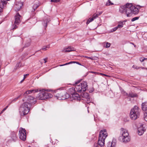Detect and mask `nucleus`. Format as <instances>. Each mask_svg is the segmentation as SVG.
<instances>
[{
    "label": "nucleus",
    "mask_w": 147,
    "mask_h": 147,
    "mask_svg": "<svg viewBox=\"0 0 147 147\" xmlns=\"http://www.w3.org/2000/svg\"><path fill=\"white\" fill-rule=\"evenodd\" d=\"M76 64L79 65H82L81 64H80V63H79V62H76Z\"/></svg>",
    "instance_id": "nucleus-46"
},
{
    "label": "nucleus",
    "mask_w": 147,
    "mask_h": 147,
    "mask_svg": "<svg viewBox=\"0 0 147 147\" xmlns=\"http://www.w3.org/2000/svg\"><path fill=\"white\" fill-rule=\"evenodd\" d=\"M120 130V136L119 137L120 140L124 143L129 142L130 140V137L127 130L123 128H121Z\"/></svg>",
    "instance_id": "nucleus-4"
},
{
    "label": "nucleus",
    "mask_w": 147,
    "mask_h": 147,
    "mask_svg": "<svg viewBox=\"0 0 147 147\" xmlns=\"http://www.w3.org/2000/svg\"><path fill=\"white\" fill-rule=\"evenodd\" d=\"M28 147H30V146H28Z\"/></svg>",
    "instance_id": "nucleus-59"
},
{
    "label": "nucleus",
    "mask_w": 147,
    "mask_h": 147,
    "mask_svg": "<svg viewBox=\"0 0 147 147\" xmlns=\"http://www.w3.org/2000/svg\"><path fill=\"white\" fill-rule=\"evenodd\" d=\"M99 16V15L98 14V13H95L92 16V18H93L94 20L96 18Z\"/></svg>",
    "instance_id": "nucleus-28"
},
{
    "label": "nucleus",
    "mask_w": 147,
    "mask_h": 147,
    "mask_svg": "<svg viewBox=\"0 0 147 147\" xmlns=\"http://www.w3.org/2000/svg\"><path fill=\"white\" fill-rule=\"evenodd\" d=\"M50 48V45H48L46 46H44L42 48L43 50L46 51L47 50V49H49Z\"/></svg>",
    "instance_id": "nucleus-27"
},
{
    "label": "nucleus",
    "mask_w": 147,
    "mask_h": 147,
    "mask_svg": "<svg viewBox=\"0 0 147 147\" xmlns=\"http://www.w3.org/2000/svg\"><path fill=\"white\" fill-rule=\"evenodd\" d=\"M144 119L145 121H147V113H146V115H145V117H144Z\"/></svg>",
    "instance_id": "nucleus-41"
},
{
    "label": "nucleus",
    "mask_w": 147,
    "mask_h": 147,
    "mask_svg": "<svg viewBox=\"0 0 147 147\" xmlns=\"http://www.w3.org/2000/svg\"><path fill=\"white\" fill-rule=\"evenodd\" d=\"M10 137L13 141H15L17 138L16 132L14 131L11 132L10 134Z\"/></svg>",
    "instance_id": "nucleus-18"
},
{
    "label": "nucleus",
    "mask_w": 147,
    "mask_h": 147,
    "mask_svg": "<svg viewBox=\"0 0 147 147\" xmlns=\"http://www.w3.org/2000/svg\"><path fill=\"white\" fill-rule=\"evenodd\" d=\"M142 110L147 113V102L142 103Z\"/></svg>",
    "instance_id": "nucleus-17"
},
{
    "label": "nucleus",
    "mask_w": 147,
    "mask_h": 147,
    "mask_svg": "<svg viewBox=\"0 0 147 147\" xmlns=\"http://www.w3.org/2000/svg\"><path fill=\"white\" fill-rule=\"evenodd\" d=\"M142 69H145V68L144 67H141Z\"/></svg>",
    "instance_id": "nucleus-55"
},
{
    "label": "nucleus",
    "mask_w": 147,
    "mask_h": 147,
    "mask_svg": "<svg viewBox=\"0 0 147 147\" xmlns=\"http://www.w3.org/2000/svg\"><path fill=\"white\" fill-rule=\"evenodd\" d=\"M63 94H62L61 97V99H66L70 96V95L67 93L65 92L63 90Z\"/></svg>",
    "instance_id": "nucleus-15"
},
{
    "label": "nucleus",
    "mask_w": 147,
    "mask_h": 147,
    "mask_svg": "<svg viewBox=\"0 0 147 147\" xmlns=\"http://www.w3.org/2000/svg\"><path fill=\"white\" fill-rule=\"evenodd\" d=\"M145 60L147 59V58H145Z\"/></svg>",
    "instance_id": "nucleus-56"
},
{
    "label": "nucleus",
    "mask_w": 147,
    "mask_h": 147,
    "mask_svg": "<svg viewBox=\"0 0 147 147\" xmlns=\"http://www.w3.org/2000/svg\"><path fill=\"white\" fill-rule=\"evenodd\" d=\"M133 68H134L135 69H138L140 68V67H138L135 65H134L133 66Z\"/></svg>",
    "instance_id": "nucleus-39"
},
{
    "label": "nucleus",
    "mask_w": 147,
    "mask_h": 147,
    "mask_svg": "<svg viewBox=\"0 0 147 147\" xmlns=\"http://www.w3.org/2000/svg\"><path fill=\"white\" fill-rule=\"evenodd\" d=\"M4 112V111H3V110H2L1 112L0 113V114H2L3 112Z\"/></svg>",
    "instance_id": "nucleus-51"
},
{
    "label": "nucleus",
    "mask_w": 147,
    "mask_h": 147,
    "mask_svg": "<svg viewBox=\"0 0 147 147\" xmlns=\"http://www.w3.org/2000/svg\"><path fill=\"white\" fill-rule=\"evenodd\" d=\"M28 75V74H26L25 75H24V78H25L26 77L25 76H27Z\"/></svg>",
    "instance_id": "nucleus-53"
},
{
    "label": "nucleus",
    "mask_w": 147,
    "mask_h": 147,
    "mask_svg": "<svg viewBox=\"0 0 147 147\" xmlns=\"http://www.w3.org/2000/svg\"><path fill=\"white\" fill-rule=\"evenodd\" d=\"M93 90L92 89H91L90 90H89V91L90 92H92L93 91Z\"/></svg>",
    "instance_id": "nucleus-48"
},
{
    "label": "nucleus",
    "mask_w": 147,
    "mask_h": 147,
    "mask_svg": "<svg viewBox=\"0 0 147 147\" xmlns=\"http://www.w3.org/2000/svg\"><path fill=\"white\" fill-rule=\"evenodd\" d=\"M90 73H94V74L96 73V72H94V71H90Z\"/></svg>",
    "instance_id": "nucleus-49"
},
{
    "label": "nucleus",
    "mask_w": 147,
    "mask_h": 147,
    "mask_svg": "<svg viewBox=\"0 0 147 147\" xmlns=\"http://www.w3.org/2000/svg\"><path fill=\"white\" fill-rule=\"evenodd\" d=\"M38 91V89H33L28 90L24 94V96H26L27 94L32 93H35L37 92Z\"/></svg>",
    "instance_id": "nucleus-12"
},
{
    "label": "nucleus",
    "mask_w": 147,
    "mask_h": 147,
    "mask_svg": "<svg viewBox=\"0 0 147 147\" xmlns=\"http://www.w3.org/2000/svg\"><path fill=\"white\" fill-rule=\"evenodd\" d=\"M18 25L17 24H15L14 23V24H13L12 26V28L13 30H14L17 28L18 27L17 25Z\"/></svg>",
    "instance_id": "nucleus-33"
},
{
    "label": "nucleus",
    "mask_w": 147,
    "mask_h": 147,
    "mask_svg": "<svg viewBox=\"0 0 147 147\" xmlns=\"http://www.w3.org/2000/svg\"><path fill=\"white\" fill-rule=\"evenodd\" d=\"M94 20L93 19V18H89L87 21L86 22V24H89L90 22Z\"/></svg>",
    "instance_id": "nucleus-29"
},
{
    "label": "nucleus",
    "mask_w": 147,
    "mask_h": 147,
    "mask_svg": "<svg viewBox=\"0 0 147 147\" xmlns=\"http://www.w3.org/2000/svg\"><path fill=\"white\" fill-rule=\"evenodd\" d=\"M122 93L124 95L128 96L129 94H128L127 92H125L123 90L122 92Z\"/></svg>",
    "instance_id": "nucleus-36"
},
{
    "label": "nucleus",
    "mask_w": 147,
    "mask_h": 147,
    "mask_svg": "<svg viewBox=\"0 0 147 147\" xmlns=\"http://www.w3.org/2000/svg\"><path fill=\"white\" fill-rule=\"evenodd\" d=\"M7 2L6 1L1 0V3H0V12H1V9L3 7L4 5H6Z\"/></svg>",
    "instance_id": "nucleus-23"
},
{
    "label": "nucleus",
    "mask_w": 147,
    "mask_h": 147,
    "mask_svg": "<svg viewBox=\"0 0 147 147\" xmlns=\"http://www.w3.org/2000/svg\"><path fill=\"white\" fill-rule=\"evenodd\" d=\"M80 81H78L76 82L75 83L74 85L76 86L75 88H71L69 89V91H73L72 92H71L70 97L71 98H72L73 99L76 100H80V97L79 94L75 92V90L76 91L80 93L82 91L84 92L88 88V86L87 84V83L85 81H83L81 83L78 85Z\"/></svg>",
    "instance_id": "nucleus-2"
},
{
    "label": "nucleus",
    "mask_w": 147,
    "mask_h": 147,
    "mask_svg": "<svg viewBox=\"0 0 147 147\" xmlns=\"http://www.w3.org/2000/svg\"><path fill=\"white\" fill-rule=\"evenodd\" d=\"M39 2L38 0H35L34 3V5L32 6L33 10L32 12H34L39 6Z\"/></svg>",
    "instance_id": "nucleus-11"
},
{
    "label": "nucleus",
    "mask_w": 147,
    "mask_h": 147,
    "mask_svg": "<svg viewBox=\"0 0 147 147\" xmlns=\"http://www.w3.org/2000/svg\"><path fill=\"white\" fill-rule=\"evenodd\" d=\"M44 92H40L38 94L37 98L40 100H44Z\"/></svg>",
    "instance_id": "nucleus-22"
},
{
    "label": "nucleus",
    "mask_w": 147,
    "mask_h": 147,
    "mask_svg": "<svg viewBox=\"0 0 147 147\" xmlns=\"http://www.w3.org/2000/svg\"><path fill=\"white\" fill-rule=\"evenodd\" d=\"M140 110L137 106H135L130 111V117L131 119L135 120L139 118L140 115Z\"/></svg>",
    "instance_id": "nucleus-6"
},
{
    "label": "nucleus",
    "mask_w": 147,
    "mask_h": 147,
    "mask_svg": "<svg viewBox=\"0 0 147 147\" xmlns=\"http://www.w3.org/2000/svg\"><path fill=\"white\" fill-rule=\"evenodd\" d=\"M100 74L101 75H103L105 76H107V75H105V74H101V73H100Z\"/></svg>",
    "instance_id": "nucleus-52"
},
{
    "label": "nucleus",
    "mask_w": 147,
    "mask_h": 147,
    "mask_svg": "<svg viewBox=\"0 0 147 147\" xmlns=\"http://www.w3.org/2000/svg\"><path fill=\"white\" fill-rule=\"evenodd\" d=\"M146 39L147 40V37H146Z\"/></svg>",
    "instance_id": "nucleus-58"
},
{
    "label": "nucleus",
    "mask_w": 147,
    "mask_h": 147,
    "mask_svg": "<svg viewBox=\"0 0 147 147\" xmlns=\"http://www.w3.org/2000/svg\"><path fill=\"white\" fill-rule=\"evenodd\" d=\"M139 17H135V18H132L131 19V21L132 22H134L136 20H137L139 19Z\"/></svg>",
    "instance_id": "nucleus-34"
},
{
    "label": "nucleus",
    "mask_w": 147,
    "mask_h": 147,
    "mask_svg": "<svg viewBox=\"0 0 147 147\" xmlns=\"http://www.w3.org/2000/svg\"><path fill=\"white\" fill-rule=\"evenodd\" d=\"M25 102L22 104L19 108V112L21 116H24L28 114L31 106L36 102V99L33 97L26 96L23 100Z\"/></svg>",
    "instance_id": "nucleus-1"
},
{
    "label": "nucleus",
    "mask_w": 147,
    "mask_h": 147,
    "mask_svg": "<svg viewBox=\"0 0 147 147\" xmlns=\"http://www.w3.org/2000/svg\"><path fill=\"white\" fill-rule=\"evenodd\" d=\"M30 42L26 43L25 45V47H27L29 46L30 45Z\"/></svg>",
    "instance_id": "nucleus-37"
},
{
    "label": "nucleus",
    "mask_w": 147,
    "mask_h": 147,
    "mask_svg": "<svg viewBox=\"0 0 147 147\" xmlns=\"http://www.w3.org/2000/svg\"><path fill=\"white\" fill-rule=\"evenodd\" d=\"M8 107V106H7L6 107H5V108H4L3 110V111H4L7 109V108Z\"/></svg>",
    "instance_id": "nucleus-45"
},
{
    "label": "nucleus",
    "mask_w": 147,
    "mask_h": 147,
    "mask_svg": "<svg viewBox=\"0 0 147 147\" xmlns=\"http://www.w3.org/2000/svg\"><path fill=\"white\" fill-rule=\"evenodd\" d=\"M111 45V44L109 42H107L106 43V46L105 47L107 48L109 47Z\"/></svg>",
    "instance_id": "nucleus-35"
},
{
    "label": "nucleus",
    "mask_w": 147,
    "mask_h": 147,
    "mask_svg": "<svg viewBox=\"0 0 147 147\" xmlns=\"http://www.w3.org/2000/svg\"><path fill=\"white\" fill-rule=\"evenodd\" d=\"M47 58H45L43 59V60L45 61V63L47 61Z\"/></svg>",
    "instance_id": "nucleus-43"
},
{
    "label": "nucleus",
    "mask_w": 147,
    "mask_h": 147,
    "mask_svg": "<svg viewBox=\"0 0 147 147\" xmlns=\"http://www.w3.org/2000/svg\"><path fill=\"white\" fill-rule=\"evenodd\" d=\"M118 28L117 27V26L115 27L113 29V31H116L117 30V29Z\"/></svg>",
    "instance_id": "nucleus-42"
},
{
    "label": "nucleus",
    "mask_w": 147,
    "mask_h": 147,
    "mask_svg": "<svg viewBox=\"0 0 147 147\" xmlns=\"http://www.w3.org/2000/svg\"><path fill=\"white\" fill-rule=\"evenodd\" d=\"M43 94L44 97V100L47 99L49 98H51L52 96L51 94H50L47 92H44Z\"/></svg>",
    "instance_id": "nucleus-21"
},
{
    "label": "nucleus",
    "mask_w": 147,
    "mask_h": 147,
    "mask_svg": "<svg viewBox=\"0 0 147 147\" xmlns=\"http://www.w3.org/2000/svg\"><path fill=\"white\" fill-rule=\"evenodd\" d=\"M146 129L143 125L140 126L138 128V134L140 136L142 135L146 131Z\"/></svg>",
    "instance_id": "nucleus-10"
},
{
    "label": "nucleus",
    "mask_w": 147,
    "mask_h": 147,
    "mask_svg": "<svg viewBox=\"0 0 147 147\" xmlns=\"http://www.w3.org/2000/svg\"><path fill=\"white\" fill-rule=\"evenodd\" d=\"M22 66V64L20 62H19L17 63L16 64V65L15 67V68H16V69L19 68L20 67H21Z\"/></svg>",
    "instance_id": "nucleus-25"
},
{
    "label": "nucleus",
    "mask_w": 147,
    "mask_h": 147,
    "mask_svg": "<svg viewBox=\"0 0 147 147\" xmlns=\"http://www.w3.org/2000/svg\"><path fill=\"white\" fill-rule=\"evenodd\" d=\"M102 12H100V13H99L98 14L99 15H100V14H101L102 13Z\"/></svg>",
    "instance_id": "nucleus-54"
},
{
    "label": "nucleus",
    "mask_w": 147,
    "mask_h": 147,
    "mask_svg": "<svg viewBox=\"0 0 147 147\" xmlns=\"http://www.w3.org/2000/svg\"><path fill=\"white\" fill-rule=\"evenodd\" d=\"M76 63V61H71V62H69V63H65V64L61 65H60V66H64V65H67L69 64H71V63Z\"/></svg>",
    "instance_id": "nucleus-32"
},
{
    "label": "nucleus",
    "mask_w": 147,
    "mask_h": 147,
    "mask_svg": "<svg viewBox=\"0 0 147 147\" xmlns=\"http://www.w3.org/2000/svg\"><path fill=\"white\" fill-rule=\"evenodd\" d=\"M85 57L86 58H88V59H92L91 57H88L87 56H85Z\"/></svg>",
    "instance_id": "nucleus-44"
},
{
    "label": "nucleus",
    "mask_w": 147,
    "mask_h": 147,
    "mask_svg": "<svg viewBox=\"0 0 147 147\" xmlns=\"http://www.w3.org/2000/svg\"><path fill=\"white\" fill-rule=\"evenodd\" d=\"M130 43L133 45H134V47H136V45H135L133 43L131 42V43Z\"/></svg>",
    "instance_id": "nucleus-50"
},
{
    "label": "nucleus",
    "mask_w": 147,
    "mask_h": 147,
    "mask_svg": "<svg viewBox=\"0 0 147 147\" xmlns=\"http://www.w3.org/2000/svg\"><path fill=\"white\" fill-rule=\"evenodd\" d=\"M21 96V94H20V95H19L17 97L15 98L12 100V102H15Z\"/></svg>",
    "instance_id": "nucleus-31"
},
{
    "label": "nucleus",
    "mask_w": 147,
    "mask_h": 147,
    "mask_svg": "<svg viewBox=\"0 0 147 147\" xmlns=\"http://www.w3.org/2000/svg\"><path fill=\"white\" fill-rule=\"evenodd\" d=\"M145 60V58L143 57H141L140 59V61L141 62H143Z\"/></svg>",
    "instance_id": "nucleus-38"
},
{
    "label": "nucleus",
    "mask_w": 147,
    "mask_h": 147,
    "mask_svg": "<svg viewBox=\"0 0 147 147\" xmlns=\"http://www.w3.org/2000/svg\"><path fill=\"white\" fill-rule=\"evenodd\" d=\"M94 147H98V146L97 145V144H95L94 145Z\"/></svg>",
    "instance_id": "nucleus-47"
},
{
    "label": "nucleus",
    "mask_w": 147,
    "mask_h": 147,
    "mask_svg": "<svg viewBox=\"0 0 147 147\" xmlns=\"http://www.w3.org/2000/svg\"><path fill=\"white\" fill-rule=\"evenodd\" d=\"M60 1V0H51V1L53 2H59Z\"/></svg>",
    "instance_id": "nucleus-40"
},
{
    "label": "nucleus",
    "mask_w": 147,
    "mask_h": 147,
    "mask_svg": "<svg viewBox=\"0 0 147 147\" xmlns=\"http://www.w3.org/2000/svg\"><path fill=\"white\" fill-rule=\"evenodd\" d=\"M113 4V3H112L110 0H108L107 2L106 3V5L109 6Z\"/></svg>",
    "instance_id": "nucleus-26"
},
{
    "label": "nucleus",
    "mask_w": 147,
    "mask_h": 147,
    "mask_svg": "<svg viewBox=\"0 0 147 147\" xmlns=\"http://www.w3.org/2000/svg\"><path fill=\"white\" fill-rule=\"evenodd\" d=\"M63 90H58L54 91V96L58 99L61 100L62 94H63Z\"/></svg>",
    "instance_id": "nucleus-9"
},
{
    "label": "nucleus",
    "mask_w": 147,
    "mask_h": 147,
    "mask_svg": "<svg viewBox=\"0 0 147 147\" xmlns=\"http://www.w3.org/2000/svg\"><path fill=\"white\" fill-rule=\"evenodd\" d=\"M123 22H121L117 26V27L118 28H120L123 27Z\"/></svg>",
    "instance_id": "nucleus-30"
},
{
    "label": "nucleus",
    "mask_w": 147,
    "mask_h": 147,
    "mask_svg": "<svg viewBox=\"0 0 147 147\" xmlns=\"http://www.w3.org/2000/svg\"><path fill=\"white\" fill-rule=\"evenodd\" d=\"M141 6L133 5L131 3H127L125 5L121 6L119 8V11L121 13L125 14L128 17L131 16L133 14H137L139 12V9Z\"/></svg>",
    "instance_id": "nucleus-3"
},
{
    "label": "nucleus",
    "mask_w": 147,
    "mask_h": 147,
    "mask_svg": "<svg viewBox=\"0 0 147 147\" xmlns=\"http://www.w3.org/2000/svg\"><path fill=\"white\" fill-rule=\"evenodd\" d=\"M107 136V133L105 129L100 131L99 133L98 142V143L99 146L101 147L104 146L105 140Z\"/></svg>",
    "instance_id": "nucleus-5"
},
{
    "label": "nucleus",
    "mask_w": 147,
    "mask_h": 147,
    "mask_svg": "<svg viewBox=\"0 0 147 147\" xmlns=\"http://www.w3.org/2000/svg\"><path fill=\"white\" fill-rule=\"evenodd\" d=\"M50 21L49 18H48L45 17L44 19L43 22H42V24L46 28L47 26V23Z\"/></svg>",
    "instance_id": "nucleus-19"
},
{
    "label": "nucleus",
    "mask_w": 147,
    "mask_h": 147,
    "mask_svg": "<svg viewBox=\"0 0 147 147\" xmlns=\"http://www.w3.org/2000/svg\"><path fill=\"white\" fill-rule=\"evenodd\" d=\"M145 69H147V68H145Z\"/></svg>",
    "instance_id": "nucleus-57"
},
{
    "label": "nucleus",
    "mask_w": 147,
    "mask_h": 147,
    "mask_svg": "<svg viewBox=\"0 0 147 147\" xmlns=\"http://www.w3.org/2000/svg\"><path fill=\"white\" fill-rule=\"evenodd\" d=\"M19 132L20 139L24 141H25L26 138V131L25 129L22 128H20Z\"/></svg>",
    "instance_id": "nucleus-7"
},
{
    "label": "nucleus",
    "mask_w": 147,
    "mask_h": 147,
    "mask_svg": "<svg viewBox=\"0 0 147 147\" xmlns=\"http://www.w3.org/2000/svg\"><path fill=\"white\" fill-rule=\"evenodd\" d=\"M83 91L82 92H81L82 93ZM81 96L84 99H87L88 100H89L90 98V97L89 95V94L88 93L86 92H84L83 93H82L81 94Z\"/></svg>",
    "instance_id": "nucleus-16"
},
{
    "label": "nucleus",
    "mask_w": 147,
    "mask_h": 147,
    "mask_svg": "<svg viewBox=\"0 0 147 147\" xmlns=\"http://www.w3.org/2000/svg\"><path fill=\"white\" fill-rule=\"evenodd\" d=\"M23 3L22 2L17 3L15 6V10L16 11H19L23 6Z\"/></svg>",
    "instance_id": "nucleus-13"
},
{
    "label": "nucleus",
    "mask_w": 147,
    "mask_h": 147,
    "mask_svg": "<svg viewBox=\"0 0 147 147\" xmlns=\"http://www.w3.org/2000/svg\"><path fill=\"white\" fill-rule=\"evenodd\" d=\"M137 95L136 94L131 92L129 94L128 96L131 97L133 98L137 96Z\"/></svg>",
    "instance_id": "nucleus-24"
},
{
    "label": "nucleus",
    "mask_w": 147,
    "mask_h": 147,
    "mask_svg": "<svg viewBox=\"0 0 147 147\" xmlns=\"http://www.w3.org/2000/svg\"><path fill=\"white\" fill-rule=\"evenodd\" d=\"M22 17L18 13H17L15 16V23L19 25L21 22Z\"/></svg>",
    "instance_id": "nucleus-8"
},
{
    "label": "nucleus",
    "mask_w": 147,
    "mask_h": 147,
    "mask_svg": "<svg viewBox=\"0 0 147 147\" xmlns=\"http://www.w3.org/2000/svg\"><path fill=\"white\" fill-rule=\"evenodd\" d=\"M107 147H115L116 142L113 141L112 142H109L107 143Z\"/></svg>",
    "instance_id": "nucleus-20"
},
{
    "label": "nucleus",
    "mask_w": 147,
    "mask_h": 147,
    "mask_svg": "<svg viewBox=\"0 0 147 147\" xmlns=\"http://www.w3.org/2000/svg\"><path fill=\"white\" fill-rule=\"evenodd\" d=\"M74 48L72 47H69L67 48L64 49L62 50V52L64 53L69 52L72 51H74Z\"/></svg>",
    "instance_id": "nucleus-14"
}]
</instances>
